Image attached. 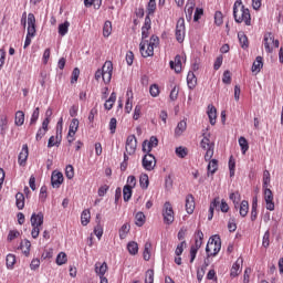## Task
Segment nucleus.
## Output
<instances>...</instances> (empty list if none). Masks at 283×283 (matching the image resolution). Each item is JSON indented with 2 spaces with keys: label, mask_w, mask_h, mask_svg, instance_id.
Listing matches in <instances>:
<instances>
[{
  "label": "nucleus",
  "mask_w": 283,
  "mask_h": 283,
  "mask_svg": "<svg viewBox=\"0 0 283 283\" xmlns=\"http://www.w3.org/2000/svg\"><path fill=\"white\" fill-rule=\"evenodd\" d=\"M21 233L18 230H11L9 231V234L7 237L8 242H12V240H17Z\"/></svg>",
  "instance_id": "obj_61"
},
{
  "label": "nucleus",
  "mask_w": 283,
  "mask_h": 283,
  "mask_svg": "<svg viewBox=\"0 0 283 283\" xmlns=\"http://www.w3.org/2000/svg\"><path fill=\"white\" fill-rule=\"evenodd\" d=\"M222 83H224L226 85H231V71H224Z\"/></svg>",
  "instance_id": "obj_62"
},
{
  "label": "nucleus",
  "mask_w": 283,
  "mask_h": 283,
  "mask_svg": "<svg viewBox=\"0 0 283 283\" xmlns=\"http://www.w3.org/2000/svg\"><path fill=\"white\" fill-rule=\"evenodd\" d=\"M43 212H33V214L31 216V227H38L41 228L43 227Z\"/></svg>",
  "instance_id": "obj_18"
},
{
  "label": "nucleus",
  "mask_w": 283,
  "mask_h": 283,
  "mask_svg": "<svg viewBox=\"0 0 283 283\" xmlns=\"http://www.w3.org/2000/svg\"><path fill=\"white\" fill-rule=\"evenodd\" d=\"M238 39H239L241 48L243 50H247V48H249V38H247V34L238 33Z\"/></svg>",
  "instance_id": "obj_39"
},
{
  "label": "nucleus",
  "mask_w": 283,
  "mask_h": 283,
  "mask_svg": "<svg viewBox=\"0 0 283 283\" xmlns=\"http://www.w3.org/2000/svg\"><path fill=\"white\" fill-rule=\"evenodd\" d=\"M189 150L186 147L179 146L176 148V155L178 158H187Z\"/></svg>",
  "instance_id": "obj_51"
},
{
  "label": "nucleus",
  "mask_w": 283,
  "mask_h": 283,
  "mask_svg": "<svg viewBox=\"0 0 283 283\" xmlns=\"http://www.w3.org/2000/svg\"><path fill=\"white\" fill-rule=\"evenodd\" d=\"M61 132H62V128L60 129V136H59V128L56 130V136H51L49 138V143H48V147L49 148H52V147H57L61 145Z\"/></svg>",
  "instance_id": "obj_23"
},
{
  "label": "nucleus",
  "mask_w": 283,
  "mask_h": 283,
  "mask_svg": "<svg viewBox=\"0 0 283 283\" xmlns=\"http://www.w3.org/2000/svg\"><path fill=\"white\" fill-rule=\"evenodd\" d=\"M67 263V254L65 252H60L56 256V264L59 266H63V264Z\"/></svg>",
  "instance_id": "obj_46"
},
{
  "label": "nucleus",
  "mask_w": 283,
  "mask_h": 283,
  "mask_svg": "<svg viewBox=\"0 0 283 283\" xmlns=\"http://www.w3.org/2000/svg\"><path fill=\"white\" fill-rule=\"evenodd\" d=\"M160 43V39L158 36L153 35L149 41H142L139 44V52L144 59H148V56H154V48H158Z\"/></svg>",
  "instance_id": "obj_2"
},
{
  "label": "nucleus",
  "mask_w": 283,
  "mask_h": 283,
  "mask_svg": "<svg viewBox=\"0 0 283 283\" xmlns=\"http://www.w3.org/2000/svg\"><path fill=\"white\" fill-rule=\"evenodd\" d=\"M264 200L268 211H275V203L273 202V191L271 189L264 190Z\"/></svg>",
  "instance_id": "obj_15"
},
{
  "label": "nucleus",
  "mask_w": 283,
  "mask_h": 283,
  "mask_svg": "<svg viewBox=\"0 0 283 283\" xmlns=\"http://www.w3.org/2000/svg\"><path fill=\"white\" fill-rule=\"evenodd\" d=\"M107 262H96L95 263V273L98 277H105V273L108 271Z\"/></svg>",
  "instance_id": "obj_19"
},
{
  "label": "nucleus",
  "mask_w": 283,
  "mask_h": 283,
  "mask_svg": "<svg viewBox=\"0 0 283 283\" xmlns=\"http://www.w3.org/2000/svg\"><path fill=\"white\" fill-rule=\"evenodd\" d=\"M39 116H40V108L36 107L31 115L30 125H36V120H39Z\"/></svg>",
  "instance_id": "obj_57"
},
{
  "label": "nucleus",
  "mask_w": 283,
  "mask_h": 283,
  "mask_svg": "<svg viewBox=\"0 0 283 283\" xmlns=\"http://www.w3.org/2000/svg\"><path fill=\"white\" fill-rule=\"evenodd\" d=\"M132 226L129 223H124L119 229V239L125 240L127 238V233H129Z\"/></svg>",
  "instance_id": "obj_34"
},
{
  "label": "nucleus",
  "mask_w": 283,
  "mask_h": 283,
  "mask_svg": "<svg viewBox=\"0 0 283 283\" xmlns=\"http://www.w3.org/2000/svg\"><path fill=\"white\" fill-rule=\"evenodd\" d=\"M208 117L211 125H216V118H218V111L213 105L208 106Z\"/></svg>",
  "instance_id": "obj_26"
},
{
  "label": "nucleus",
  "mask_w": 283,
  "mask_h": 283,
  "mask_svg": "<svg viewBox=\"0 0 283 283\" xmlns=\"http://www.w3.org/2000/svg\"><path fill=\"white\" fill-rule=\"evenodd\" d=\"M220 249H222V240L220 239V235L211 237L206 247L207 258H216V255L220 253Z\"/></svg>",
  "instance_id": "obj_3"
},
{
  "label": "nucleus",
  "mask_w": 283,
  "mask_h": 283,
  "mask_svg": "<svg viewBox=\"0 0 283 283\" xmlns=\"http://www.w3.org/2000/svg\"><path fill=\"white\" fill-rule=\"evenodd\" d=\"M146 12L148 17H153V14L156 12V2L149 1L146 7Z\"/></svg>",
  "instance_id": "obj_54"
},
{
  "label": "nucleus",
  "mask_w": 283,
  "mask_h": 283,
  "mask_svg": "<svg viewBox=\"0 0 283 283\" xmlns=\"http://www.w3.org/2000/svg\"><path fill=\"white\" fill-rule=\"evenodd\" d=\"M136 147H138V140L135 135H129L126 139V153L128 156L136 154Z\"/></svg>",
  "instance_id": "obj_10"
},
{
  "label": "nucleus",
  "mask_w": 283,
  "mask_h": 283,
  "mask_svg": "<svg viewBox=\"0 0 283 283\" xmlns=\"http://www.w3.org/2000/svg\"><path fill=\"white\" fill-rule=\"evenodd\" d=\"M242 264H244V259L240 256L237 259V261L233 263L230 270V277H238V275L242 273Z\"/></svg>",
  "instance_id": "obj_12"
},
{
  "label": "nucleus",
  "mask_w": 283,
  "mask_h": 283,
  "mask_svg": "<svg viewBox=\"0 0 283 283\" xmlns=\"http://www.w3.org/2000/svg\"><path fill=\"white\" fill-rule=\"evenodd\" d=\"M14 123L17 127H21L23 123H25V113H23V111H18L15 113Z\"/></svg>",
  "instance_id": "obj_30"
},
{
  "label": "nucleus",
  "mask_w": 283,
  "mask_h": 283,
  "mask_svg": "<svg viewBox=\"0 0 283 283\" xmlns=\"http://www.w3.org/2000/svg\"><path fill=\"white\" fill-rule=\"evenodd\" d=\"M70 30V22L65 21L64 23L59 25V35L65 36Z\"/></svg>",
  "instance_id": "obj_43"
},
{
  "label": "nucleus",
  "mask_w": 283,
  "mask_h": 283,
  "mask_svg": "<svg viewBox=\"0 0 283 283\" xmlns=\"http://www.w3.org/2000/svg\"><path fill=\"white\" fill-rule=\"evenodd\" d=\"M63 172L54 170L51 176V184L54 189H59L63 185Z\"/></svg>",
  "instance_id": "obj_14"
},
{
  "label": "nucleus",
  "mask_w": 283,
  "mask_h": 283,
  "mask_svg": "<svg viewBox=\"0 0 283 283\" xmlns=\"http://www.w3.org/2000/svg\"><path fill=\"white\" fill-rule=\"evenodd\" d=\"M0 129L2 136L8 132V115H0Z\"/></svg>",
  "instance_id": "obj_29"
},
{
  "label": "nucleus",
  "mask_w": 283,
  "mask_h": 283,
  "mask_svg": "<svg viewBox=\"0 0 283 283\" xmlns=\"http://www.w3.org/2000/svg\"><path fill=\"white\" fill-rule=\"evenodd\" d=\"M28 156H30V150L28 148V144H24L18 157L20 167H25V163H28Z\"/></svg>",
  "instance_id": "obj_17"
},
{
  "label": "nucleus",
  "mask_w": 283,
  "mask_h": 283,
  "mask_svg": "<svg viewBox=\"0 0 283 283\" xmlns=\"http://www.w3.org/2000/svg\"><path fill=\"white\" fill-rule=\"evenodd\" d=\"M132 109H134V95H130V97L127 98L125 104L126 114H130Z\"/></svg>",
  "instance_id": "obj_49"
},
{
  "label": "nucleus",
  "mask_w": 283,
  "mask_h": 283,
  "mask_svg": "<svg viewBox=\"0 0 283 283\" xmlns=\"http://www.w3.org/2000/svg\"><path fill=\"white\" fill-rule=\"evenodd\" d=\"M187 132V122L181 120L177 124V127L175 128V136H182Z\"/></svg>",
  "instance_id": "obj_27"
},
{
  "label": "nucleus",
  "mask_w": 283,
  "mask_h": 283,
  "mask_svg": "<svg viewBox=\"0 0 283 283\" xmlns=\"http://www.w3.org/2000/svg\"><path fill=\"white\" fill-rule=\"evenodd\" d=\"M147 218L145 217V213L143 212H137L135 216V224L136 227H143L145 224Z\"/></svg>",
  "instance_id": "obj_38"
},
{
  "label": "nucleus",
  "mask_w": 283,
  "mask_h": 283,
  "mask_svg": "<svg viewBox=\"0 0 283 283\" xmlns=\"http://www.w3.org/2000/svg\"><path fill=\"white\" fill-rule=\"evenodd\" d=\"M239 213L241 218H247V216L249 214V201L243 200L241 202Z\"/></svg>",
  "instance_id": "obj_35"
},
{
  "label": "nucleus",
  "mask_w": 283,
  "mask_h": 283,
  "mask_svg": "<svg viewBox=\"0 0 283 283\" xmlns=\"http://www.w3.org/2000/svg\"><path fill=\"white\" fill-rule=\"evenodd\" d=\"M65 176L69 180H72V178H74V166L73 165H67L66 166Z\"/></svg>",
  "instance_id": "obj_60"
},
{
  "label": "nucleus",
  "mask_w": 283,
  "mask_h": 283,
  "mask_svg": "<svg viewBox=\"0 0 283 283\" xmlns=\"http://www.w3.org/2000/svg\"><path fill=\"white\" fill-rule=\"evenodd\" d=\"M263 45L265 48V52L271 54L273 52V48H280V40H275L273 33L268 32L263 38Z\"/></svg>",
  "instance_id": "obj_5"
},
{
  "label": "nucleus",
  "mask_w": 283,
  "mask_h": 283,
  "mask_svg": "<svg viewBox=\"0 0 283 283\" xmlns=\"http://www.w3.org/2000/svg\"><path fill=\"white\" fill-rule=\"evenodd\" d=\"M214 23L220 27L222 23H224V15L222 14V11H216L214 13Z\"/></svg>",
  "instance_id": "obj_52"
},
{
  "label": "nucleus",
  "mask_w": 283,
  "mask_h": 283,
  "mask_svg": "<svg viewBox=\"0 0 283 283\" xmlns=\"http://www.w3.org/2000/svg\"><path fill=\"white\" fill-rule=\"evenodd\" d=\"M45 118L42 122V127H40L35 135V140L39 143V140H42L43 136L48 134L49 127H50V116H52V111L48 109L45 113Z\"/></svg>",
  "instance_id": "obj_6"
},
{
  "label": "nucleus",
  "mask_w": 283,
  "mask_h": 283,
  "mask_svg": "<svg viewBox=\"0 0 283 283\" xmlns=\"http://www.w3.org/2000/svg\"><path fill=\"white\" fill-rule=\"evenodd\" d=\"M229 170L230 178H233V176H235V159H233V156L229 158Z\"/></svg>",
  "instance_id": "obj_55"
},
{
  "label": "nucleus",
  "mask_w": 283,
  "mask_h": 283,
  "mask_svg": "<svg viewBox=\"0 0 283 283\" xmlns=\"http://www.w3.org/2000/svg\"><path fill=\"white\" fill-rule=\"evenodd\" d=\"M222 211V213H229V203L226 200H221L220 197L214 198L209 207L208 220H213V211Z\"/></svg>",
  "instance_id": "obj_4"
},
{
  "label": "nucleus",
  "mask_w": 283,
  "mask_h": 283,
  "mask_svg": "<svg viewBox=\"0 0 283 283\" xmlns=\"http://www.w3.org/2000/svg\"><path fill=\"white\" fill-rule=\"evenodd\" d=\"M142 165L146 171H154L156 168V157L150 153H146L142 160Z\"/></svg>",
  "instance_id": "obj_9"
},
{
  "label": "nucleus",
  "mask_w": 283,
  "mask_h": 283,
  "mask_svg": "<svg viewBox=\"0 0 283 283\" xmlns=\"http://www.w3.org/2000/svg\"><path fill=\"white\" fill-rule=\"evenodd\" d=\"M145 283H154V270L146 272Z\"/></svg>",
  "instance_id": "obj_64"
},
{
  "label": "nucleus",
  "mask_w": 283,
  "mask_h": 283,
  "mask_svg": "<svg viewBox=\"0 0 283 283\" xmlns=\"http://www.w3.org/2000/svg\"><path fill=\"white\" fill-rule=\"evenodd\" d=\"M202 240H205V233H202L201 230H197L195 233V244L191 245V248L200 251V248L202 247Z\"/></svg>",
  "instance_id": "obj_21"
},
{
  "label": "nucleus",
  "mask_w": 283,
  "mask_h": 283,
  "mask_svg": "<svg viewBox=\"0 0 283 283\" xmlns=\"http://www.w3.org/2000/svg\"><path fill=\"white\" fill-rule=\"evenodd\" d=\"M200 147L203 148L206 151L207 149H211L212 147H216V145L211 143V139H209L207 135H205L203 138L201 139Z\"/></svg>",
  "instance_id": "obj_32"
},
{
  "label": "nucleus",
  "mask_w": 283,
  "mask_h": 283,
  "mask_svg": "<svg viewBox=\"0 0 283 283\" xmlns=\"http://www.w3.org/2000/svg\"><path fill=\"white\" fill-rule=\"evenodd\" d=\"M114 103H116V92H113L108 99H106L104 107L109 112L114 107Z\"/></svg>",
  "instance_id": "obj_33"
},
{
  "label": "nucleus",
  "mask_w": 283,
  "mask_h": 283,
  "mask_svg": "<svg viewBox=\"0 0 283 283\" xmlns=\"http://www.w3.org/2000/svg\"><path fill=\"white\" fill-rule=\"evenodd\" d=\"M233 17L235 23L251 25V11L242 4V0H237L233 4Z\"/></svg>",
  "instance_id": "obj_1"
},
{
  "label": "nucleus",
  "mask_w": 283,
  "mask_h": 283,
  "mask_svg": "<svg viewBox=\"0 0 283 283\" xmlns=\"http://www.w3.org/2000/svg\"><path fill=\"white\" fill-rule=\"evenodd\" d=\"M187 85L189 90H196V86L198 85V78L196 77V74L191 71L187 75Z\"/></svg>",
  "instance_id": "obj_22"
},
{
  "label": "nucleus",
  "mask_w": 283,
  "mask_h": 283,
  "mask_svg": "<svg viewBox=\"0 0 283 283\" xmlns=\"http://www.w3.org/2000/svg\"><path fill=\"white\" fill-rule=\"evenodd\" d=\"M208 163V174H216L218 171V159H211Z\"/></svg>",
  "instance_id": "obj_42"
},
{
  "label": "nucleus",
  "mask_w": 283,
  "mask_h": 283,
  "mask_svg": "<svg viewBox=\"0 0 283 283\" xmlns=\"http://www.w3.org/2000/svg\"><path fill=\"white\" fill-rule=\"evenodd\" d=\"M117 125H118V120L116 119V117L111 118L108 124L111 134H116Z\"/></svg>",
  "instance_id": "obj_59"
},
{
  "label": "nucleus",
  "mask_w": 283,
  "mask_h": 283,
  "mask_svg": "<svg viewBox=\"0 0 283 283\" xmlns=\"http://www.w3.org/2000/svg\"><path fill=\"white\" fill-rule=\"evenodd\" d=\"M112 34V21H106L103 27V36L107 39Z\"/></svg>",
  "instance_id": "obj_50"
},
{
  "label": "nucleus",
  "mask_w": 283,
  "mask_h": 283,
  "mask_svg": "<svg viewBox=\"0 0 283 283\" xmlns=\"http://www.w3.org/2000/svg\"><path fill=\"white\" fill-rule=\"evenodd\" d=\"M186 247H187V241H181V242L177 245V248H176V250H175V255L181 256L182 253H184V251H185V248H186Z\"/></svg>",
  "instance_id": "obj_53"
},
{
  "label": "nucleus",
  "mask_w": 283,
  "mask_h": 283,
  "mask_svg": "<svg viewBox=\"0 0 283 283\" xmlns=\"http://www.w3.org/2000/svg\"><path fill=\"white\" fill-rule=\"evenodd\" d=\"M262 67H264V59L262 56H256L255 61L252 64V72H261Z\"/></svg>",
  "instance_id": "obj_24"
},
{
  "label": "nucleus",
  "mask_w": 283,
  "mask_h": 283,
  "mask_svg": "<svg viewBox=\"0 0 283 283\" xmlns=\"http://www.w3.org/2000/svg\"><path fill=\"white\" fill-rule=\"evenodd\" d=\"M127 250L130 255H136L138 253V243H136L135 241L128 242Z\"/></svg>",
  "instance_id": "obj_44"
},
{
  "label": "nucleus",
  "mask_w": 283,
  "mask_h": 283,
  "mask_svg": "<svg viewBox=\"0 0 283 283\" xmlns=\"http://www.w3.org/2000/svg\"><path fill=\"white\" fill-rule=\"evenodd\" d=\"M154 147H158V137L151 136L149 140L143 143L144 154H150Z\"/></svg>",
  "instance_id": "obj_13"
},
{
  "label": "nucleus",
  "mask_w": 283,
  "mask_h": 283,
  "mask_svg": "<svg viewBox=\"0 0 283 283\" xmlns=\"http://www.w3.org/2000/svg\"><path fill=\"white\" fill-rule=\"evenodd\" d=\"M270 242H271V232L268 230L265 231L263 235V241H262V245L264 247V249H269Z\"/></svg>",
  "instance_id": "obj_58"
},
{
  "label": "nucleus",
  "mask_w": 283,
  "mask_h": 283,
  "mask_svg": "<svg viewBox=\"0 0 283 283\" xmlns=\"http://www.w3.org/2000/svg\"><path fill=\"white\" fill-rule=\"evenodd\" d=\"M6 262H7V269L12 270L14 269V264H17V256L14 254H8Z\"/></svg>",
  "instance_id": "obj_40"
},
{
  "label": "nucleus",
  "mask_w": 283,
  "mask_h": 283,
  "mask_svg": "<svg viewBox=\"0 0 283 283\" xmlns=\"http://www.w3.org/2000/svg\"><path fill=\"white\" fill-rule=\"evenodd\" d=\"M78 125H80L78 119L73 118L70 124L69 134H67V140L70 144L74 143V136H76V132H78Z\"/></svg>",
  "instance_id": "obj_11"
},
{
  "label": "nucleus",
  "mask_w": 283,
  "mask_h": 283,
  "mask_svg": "<svg viewBox=\"0 0 283 283\" xmlns=\"http://www.w3.org/2000/svg\"><path fill=\"white\" fill-rule=\"evenodd\" d=\"M258 220V198H253L252 209H251V221L255 222Z\"/></svg>",
  "instance_id": "obj_36"
},
{
  "label": "nucleus",
  "mask_w": 283,
  "mask_h": 283,
  "mask_svg": "<svg viewBox=\"0 0 283 283\" xmlns=\"http://www.w3.org/2000/svg\"><path fill=\"white\" fill-rule=\"evenodd\" d=\"M15 207L21 211L25 207V196L23 192H18L15 195Z\"/></svg>",
  "instance_id": "obj_25"
},
{
  "label": "nucleus",
  "mask_w": 283,
  "mask_h": 283,
  "mask_svg": "<svg viewBox=\"0 0 283 283\" xmlns=\"http://www.w3.org/2000/svg\"><path fill=\"white\" fill-rule=\"evenodd\" d=\"M139 185L142 189H148L149 188V175L142 174L139 177Z\"/></svg>",
  "instance_id": "obj_37"
},
{
  "label": "nucleus",
  "mask_w": 283,
  "mask_h": 283,
  "mask_svg": "<svg viewBox=\"0 0 283 283\" xmlns=\"http://www.w3.org/2000/svg\"><path fill=\"white\" fill-rule=\"evenodd\" d=\"M163 217L165 224H174V220H176V217L174 213V207L171 206V202L166 201L164 203Z\"/></svg>",
  "instance_id": "obj_7"
},
{
  "label": "nucleus",
  "mask_w": 283,
  "mask_h": 283,
  "mask_svg": "<svg viewBox=\"0 0 283 283\" xmlns=\"http://www.w3.org/2000/svg\"><path fill=\"white\" fill-rule=\"evenodd\" d=\"M30 247H32V243H30L29 240H24L21 244H20V249L23 252L24 255H30Z\"/></svg>",
  "instance_id": "obj_45"
},
{
  "label": "nucleus",
  "mask_w": 283,
  "mask_h": 283,
  "mask_svg": "<svg viewBox=\"0 0 283 283\" xmlns=\"http://www.w3.org/2000/svg\"><path fill=\"white\" fill-rule=\"evenodd\" d=\"M170 67L171 70H175L177 74H180L182 72V57L177 55L175 61H170Z\"/></svg>",
  "instance_id": "obj_20"
},
{
  "label": "nucleus",
  "mask_w": 283,
  "mask_h": 283,
  "mask_svg": "<svg viewBox=\"0 0 283 283\" xmlns=\"http://www.w3.org/2000/svg\"><path fill=\"white\" fill-rule=\"evenodd\" d=\"M91 218H92V214L90 210H84L81 214V224L83 227H87L90 224Z\"/></svg>",
  "instance_id": "obj_31"
},
{
  "label": "nucleus",
  "mask_w": 283,
  "mask_h": 283,
  "mask_svg": "<svg viewBox=\"0 0 283 283\" xmlns=\"http://www.w3.org/2000/svg\"><path fill=\"white\" fill-rule=\"evenodd\" d=\"M239 145L241 147L242 154H247L249 151V142L244 137L239 138Z\"/></svg>",
  "instance_id": "obj_48"
},
{
  "label": "nucleus",
  "mask_w": 283,
  "mask_h": 283,
  "mask_svg": "<svg viewBox=\"0 0 283 283\" xmlns=\"http://www.w3.org/2000/svg\"><path fill=\"white\" fill-rule=\"evenodd\" d=\"M102 72L103 74H111L114 72V64L112 63V61H106L102 67Z\"/></svg>",
  "instance_id": "obj_47"
},
{
  "label": "nucleus",
  "mask_w": 283,
  "mask_h": 283,
  "mask_svg": "<svg viewBox=\"0 0 283 283\" xmlns=\"http://www.w3.org/2000/svg\"><path fill=\"white\" fill-rule=\"evenodd\" d=\"M186 211L189 216H191V213H193V211H196V198L193 197V195L189 193L186 196Z\"/></svg>",
  "instance_id": "obj_16"
},
{
  "label": "nucleus",
  "mask_w": 283,
  "mask_h": 283,
  "mask_svg": "<svg viewBox=\"0 0 283 283\" xmlns=\"http://www.w3.org/2000/svg\"><path fill=\"white\" fill-rule=\"evenodd\" d=\"M143 256L146 262H149V260H151V242L147 241L145 243Z\"/></svg>",
  "instance_id": "obj_28"
},
{
  "label": "nucleus",
  "mask_w": 283,
  "mask_h": 283,
  "mask_svg": "<svg viewBox=\"0 0 283 283\" xmlns=\"http://www.w3.org/2000/svg\"><path fill=\"white\" fill-rule=\"evenodd\" d=\"M149 94L153 98H158V96H160V86H158V84H151L149 87Z\"/></svg>",
  "instance_id": "obj_41"
},
{
  "label": "nucleus",
  "mask_w": 283,
  "mask_h": 283,
  "mask_svg": "<svg viewBox=\"0 0 283 283\" xmlns=\"http://www.w3.org/2000/svg\"><path fill=\"white\" fill-rule=\"evenodd\" d=\"M132 189H134V188H129L127 186H124L123 196H124V201L125 202H128V200L132 199Z\"/></svg>",
  "instance_id": "obj_56"
},
{
  "label": "nucleus",
  "mask_w": 283,
  "mask_h": 283,
  "mask_svg": "<svg viewBox=\"0 0 283 283\" xmlns=\"http://www.w3.org/2000/svg\"><path fill=\"white\" fill-rule=\"evenodd\" d=\"M179 92L178 86H174L169 95L170 101H178Z\"/></svg>",
  "instance_id": "obj_63"
},
{
  "label": "nucleus",
  "mask_w": 283,
  "mask_h": 283,
  "mask_svg": "<svg viewBox=\"0 0 283 283\" xmlns=\"http://www.w3.org/2000/svg\"><path fill=\"white\" fill-rule=\"evenodd\" d=\"M185 34H186L185 19L179 18L176 24V30H175V36L178 43L185 42Z\"/></svg>",
  "instance_id": "obj_8"
}]
</instances>
